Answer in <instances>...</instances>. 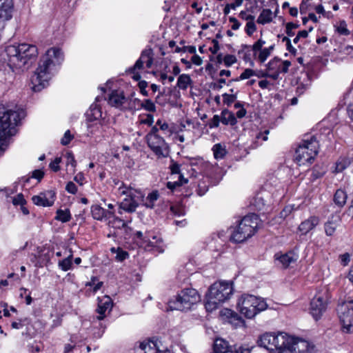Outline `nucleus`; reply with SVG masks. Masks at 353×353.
<instances>
[{
	"label": "nucleus",
	"mask_w": 353,
	"mask_h": 353,
	"mask_svg": "<svg viewBox=\"0 0 353 353\" xmlns=\"http://www.w3.org/2000/svg\"><path fill=\"white\" fill-rule=\"evenodd\" d=\"M64 60V54L61 49L52 47L48 49L39 63L34 74L31 77L32 89L34 92H40L48 85L56 66L60 65Z\"/></svg>",
	"instance_id": "1"
},
{
	"label": "nucleus",
	"mask_w": 353,
	"mask_h": 353,
	"mask_svg": "<svg viewBox=\"0 0 353 353\" xmlns=\"http://www.w3.org/2000/svg\"><path fill=\"white\" fill-rule=\"evenodd\" d=\"M0 56L13 72L23 71L34 62L38 56V49L36 46L26 43L9 45L5 47Z\"/></svg>",
	"instance_id": "2"
},
{
	"label": "nucleus",
	"mask_w": 353,
	"mask_h": 353,
	"mask_svg": "<svg viewBox=\"0 0 353 353\" xmlns=\"http://www.w3.org/2000/svg\"><path fill=\"white\" fill-rule=\"evenodd\" d=\"M232 283L219 281L213 283L206 294L205 307L207 311L212 312L219 305L230 299L233 294Z\"/></svg>",
	"instance_id": "3"
},
{
	"label": "nucleus",
	"mask_w": 353,
	"mask_h": 353,
	"mask_svg": "<svg viewBox=\"0 0 353 353\" xmlns=\"http://www.w3.org/2000/svg\"><path fill=\"white\" fill-rule=\"evenodd\" d=\"M259 217L256 214L245 216L231 234L230 240L235 243H243L252 237L259 227Z\"/></svg>",
	"instance_id": "4"
},
{
	"label": "nucleus",
	"mask_w": 353,
	"mask_h": 353,
	"mask_svg": "<svg viewBox=\"0 0 353 353\" xmlns=\"http://www.w3.org/2000/svg\"><path fill=\"white\" fill-rule=\"evenodd\" d=\"M236 308L241 315L252 319L256 314L268 308V304L261 297L252 294H243L239 299Z\"/></svg>",
	"instance_id": "5"
},
{
	"label": "nucleus",
	"mask_w": 353,
	"mask_h": 353,
	"mask_svg": "<svg viewBox=\"0 0 353 353\" xmlns=\"http://www.w3.org/2000/svg\"><path fill=\"white\" fill-rule=\"evenodd\" d=\"M319 142L315 136L302 140L295 151L294 161L299 165L310 164L319 152Z\"/></svg>",
	"instance_id": "6"
},
{
	"label": "nucleus",
	"mask_w": 353,
	"mask_h": 353,
	"mask_svg": "<svg viewBox=\"0 0 353 353\" xmlns=\"http://www.w3.org/2000/svg\"><path fill=\"white\" fill-rule=\"evenodd\" d=\"M200 300V295L195 289L185 288L178 293L175 299L168 302V307L170 310H188Z\"/></svg>",
	"instance_id": "7"
},
{
	"label": "nucleus",
	"mask_w": 353,
	"mask_h": 353,
	"mask_svg": "<svg viewBox=\"0 0 353 353\" xmlns=\"http://www.w3.org/2000/svg\"><path fill=\"white\" fill-rule=\"evenodd\" d=\"M336 312L343 331L347 333L353 332V299L348 298L339 303Z\"/></svg>",
	"instance_id": "8"
},
{
	"label": "nucleus",
	"mask_w": 353,
	"mask_h": 353,
	"mask_svg": "<svg viewBox=\"0 0 353 353\" xmlns=\"http://www.w3.org/2000/svg\"><path fill=\"white\" fill-rule=\"evenodd\" d=\"M328 303L327 292H318L310 302V312L313 318L318 321L325 312Z\"/></svg>",
	"instance_id": "9"
},
{
	"label": "nucleus",
	"mask_w": 353,
	"mask_h": 353,
	"mask_svg": "<svg viewBox=\"0 0 353 353\" xmlns=\"http://www.w3.org/2000/svg\"><path fill=\"white\" fill-rule=\"evenodd\" d=\"M148 147L158 157H166L169 154V145L161 136H150L145 138Z\"/></svg>",
	"instance_id": "10"
},
{
	"label": "nucleus",
	"mask_w": 353,
	"mask_h": 353,
	"mask_svg": "<svg viewBox=\"0 0 353 353\" xmlns=\"http://www.w3.org/2000/svg\"><path fill=\"white\" fill-rule=\"evenodd\" d=\"M137 239L139 240L140 245L144 247L147 250H152L154 248L159 250V242L161 243V239H157V236L152 235L150 232L143 234L141 231H137L134 234Z\"/></svg>",
	"instance_id": "11"
},
{
	"label": "nucleus",
	"mask_w": 353,
	"mask_h": 353,
	"mask_svg": "<svg viewBox=\"0 0 353 353\" xmlns=\"http://www.w3.org/2000/svg\"><path fill=\"white\" fill-rule=\"evenodd\" d=\"M284 353H316L315 346L303 339H294L290 349Z\"/></svg>",
	"instance_id": "12"
},
{
	"label": "nucleus",
	"mask_w": 353,
	"mask_h": 353,
	"mask_svg": "<svg viewBox=\"0 0 353 353\" xmlns=\"http://www.w3.org/2000/svg\"><path fill=\"white\" fill-rule=\"evenodd\" d=\"M294 339L285 333L279 332L276 334L274 332V344L276 346L274 352L284 353L285 350L290 349Z\"/></svg>",
	"instance_id": "13"
},
{
	"label": "nucleus",
	"mask_w": 353,
	"mask_h": 353,
	"mask_svg": "<svg viewBox=\"0 0 353 353\" xmlns=\"http://www.w3.org/2000/svg\"><path fill=\"white\" fill-rule=\"evenodd\" d=\"M55 199L56 192L54 190L41 192L39 195H34L32 198L34 204L43 207L52 206Z\"/></svg>",
	"instance_id": "14"
},
{
	"label": "nucleus",
	"mask_w": 353,
	"mask_h": 353,
	"mask_svg": "<svg viewBox=\"0 0 353 353\" xmlns=\"http://www.w3.org/2000/svg\"><path fill=\"white\" fill-rule=\"evenodd\" d=\"M290 65L291 62L290 61H282L281 59L278 57H274L265 66L268 71H275L285 74L288 72Z\"/></svg>",
	"instance_id": "15"
},
{
	"label": "nucleus",
	"mask_w": 353,
	"mask_h": 353,
	"mask_svg": "<svg viewBox=\"0 0 353 353\" xmlns=\"http://www.w3.org/2000/svg\"><path fill=\"white\" fill-rule=\"evenodd\" d=\"M13 11L12 0H0V22L10 20L12 17Z\"/></svg>",
	"instance_id": "16"
},
{
	"label": "nucleus",
	"mask_w": 353,
	"mask_h": 353,
	"mask_svg": "<svg viewBox=\"0 0 353 353\" xmlns=\"http://www.w3.org/2000/svg\"><path fill=\"white\" fill-rule=\"evenodd\" d=\"M257 344L259 346L262 347L271 353L275 350L274 344V332H266L261 335L257 340Z\"/></svg>",
	"instance_id": "17"
},
{
	"label": "nucleus",
	"mask_w": 353,
	"mask_h": 353,
	"mask_svg": "<svg viewBox=\"0 0 353 353\" xmlns=\"http://www.w3.org/2000/svg\"><path fill=\"white\" fill-rule=\"evenodd\" d=\"M91 214L93 219L97 221L107 220L114 216V211L106 210L99 205L91 206Z\"/></svg>",
	"instance_id": "18"
},
{
	"label": "nucleus",
	"mask_w": 353,
	"mask_h": 353,
	"mask_svg": "<svg viewBox=\"0 0 353 353\" xmlns=\"http://www.w3.org/2000/svg\"><path fill=\"white\" fill-rule=\"evenodd\" d=\"M221 314L222 316H225L228 320L229 323L233 324L234 326L245 325V321L241 316L231 309H223L221 310Z\"/></svg>",
	"instance_id": "19"
},
{
	"label": "nucleus",
	"mask_w": 353,
	"mask_h": 353,
	"mask_svg": "<svg viewBox=\"0 0 353 353\" xmlns=\"http://www.w3.org/2000/svg\"><path fill=\"white\" fill-rule=\"evenodd\" d=\"M112 304V299L109 296H104L102 299H99L96 310L99 314V316L97 319L99 321L103 320L105 317V312L108 310H111Z\"/></svg>",
	"instance_id": "20"
},
{
	"label": "nucleus",
	"mask_w": 353,
	"mask_h": 353,
	"mask_svg": "<svg viewBox=\"0 0 353 353\" xmlns=\"http://www.w3.org/2000/svg\"><path fill=\"white\" fill-rule=\"evenodd\" d=\"M341 217L339 215H332L328 220L324 223V229L325 234L328 236H332L336 228L340 225Z\"/></svg>",
	"instance_id": "21"
},
{
	"label": "nucleus",
	"mask_w": 353,
	"mask_h": 353,
	"mask_svg": "<svg viewBox=\"0 0 353 353\" xmlns=\"http://www.w3.org/2000/svg\"><path fill=\"white\" fill-rule=\"evenodd\" d=\"M319 223V217L315 216H310L307 219L301 222L299 226V230L301 232V234L305 235L312 230Z\"/></svg>",
	"instance_id": "22"
},
{
	"label": "nucleus",
	"mask_w": 353,
	"mask_h": 353,
	"mask_svg": "<svg viewBox=\"0 0 353 353\" xmlns=\"http://www.w3.org/2000/svg\"><path fill=\"white\" fill-rule=\"evenodd\" d=\"M125 97L123 92H118L114 90L110 94L108 98V103L115 108H121L125 101Z\"/></svg>",
	"instance_id": "23"
},
{
	"label": "nucleus",
	"mask_w": 353,
	"mask_h": 353,
	"mask_svg": "<svg viewBox=\"0 0 353 353\" xmlns=\"http://www.w3.org/2000/svg\"><path fill=\"white\" fill-rule=\"evenodd\" d=\"M232 346L228 345V342L223 339H216L214 342L212 353L231 352Z\"/></svg>",
	"instance_id": "24"
},
{
	"label": "nucleus",
	"mask_w": 353,
	"mask_h": 353,
	"mask_svg": "<svg viewBox=\"0 0 353 353\" xmlns=\"http://www.w3.org/2000/svg\"><path fill=\"white\" fill-rule=\"evenodd\" d=\"M294 255L295 254L293 252H289L281 255L276 254L274 257L282 264L283 268H287L292 263H294L296 261Z\"/></svg>",
	"instance_id": "25"
},
{
	"label": "nucleus",
	"mask_w": 353,
	"mask_h": 353,
	"mask_svg": "<svg viewBox=\"0 0 353 353\" xmlns=\"http://www.w3.org/2000/svg\"><path fill=\"white\" fill-rule=\"evenodd\" d=\"M252 52H253L252 50L251 46H248L246 44H243L241 46V49L239 50L238 54L239 55L242 54V59L245 62L249 63L251 67L254 66V62L252 59Z\"/></svg>",
	"instance_id": "26"
},
{
	"label": "nucleus",
	"mask_w": 353,
	"mask_h": 353,
	"mask_svg": "<svg viewBox=\"0 0 353 353\" xmlns=\"http://www.w3.org/2000/svg\"><path fill=\"white\" fill-rule=\"evenodd\" d=\"M139 206V203L135 201H132V199H129L128 198H125L120 203H119V209L122 210L128 213H133L136 211L137 207Z\"/></svg>",
	"instance_id": "27"
},
{
	"label": "nucleus",
	"mask_w": 353,
	"mask_h": 353,
	"mask_svg": "<svg viewBox=\"0 0 353 353\" xmlns=\"http://www.w3.org/2000/svg\"><path fill=\"white\" fill-rule=\"evenodd\" d=\"M221 123L224 125H234L236 123V119L234 114L228 109H223L221 113Z\"/></svg>",
	"instance_id": "28"
},
{
	"label": "nucleus",
	"mask_w": 353,
	"mask_h": 353,
	"mask_svg": "<svg viewBox=\"0 0 353 353\" xmlns=\"http://www.w3.org/2000/svg\"><path fill=\"white\" fill-rule=\"evenodd\" d=\"M86 116L90 121L98 120L102 116L101 108L96 103L92 104L86 112Z\"/></svg>",
	"instance_id": "29"
},
{
	"label": "nucleus",
	"mask_w": 353,
	"mask_h": 353,
	"mask_svg": "<svg viewBox=\"0 0 353 353\" xmlns=\"http://www.w3.org/2000/svg\"><path fill=\"white\" fill-rule=\"evenodd\" d=\"M52 256L53 252L51 250H48L46 252H44V251H41L38 256L37 261L35 265L39 268H42L44 265H46L48 263L50 262Z\"/></svg>",
	"instance_id": "30"
},
{
	"label": "nucleus",
	"mask_w": 353,
	"mask_h": 353,
	"mask_svg": "<svg viewBox=\"0 0 353 353\" xmlns=\"http://www.w3.org/2000/svg\"><path fill=\"white\" fill-rule=\"evenodd\" d=\"M139 348L144 353H157L158 347H157V342L155 339L148 340L140 343Z\"/></svg>",
	"instance_id": "31"
},
{
	"label": "nucleus",
	"mask_w": 353,
	"mask_h": 353,
	"mask_svg": "<svg viewBox=\"0 0 353 353\" xmlns=\"http://www.w3.org/2000/svg\"><path fill=\"white\" fill-rule=\"evenodd\" d=\"M121 194L126 195L127 198L137 202L144 201V195L139 190H122Z\"/></svg>",
	"instance_id": "32"
},
{
	"label": "nucleus",
	"mask_w": 353,
	"mask_h": 353,
	"mask_svg": "<svg viewBox=\"0 0 353 353\" xmlns=\"http://www.w3.org/2000/svg\"><path fill=\"white\" fill-rule=\"evenodd\" d=\"M347 198L346 192L341 189H339L336 191L333 200L336 205L341 208L345 204Z\"/></svg>",
	"instance_id": "33"
},
{
	"label": "nucleus",
	"mask_w": 353,
	"mask_h": 353,
	"mask_svg": "<svg viewBox=\"0 0 353 353\" xmlns=\"http://www.w3.org/2000/svg\"><path fill=\"white\" fill-rule=\"evenodd\" d=\"M192 83V81L189 74H182L178 77L176 85L179 89L185 90Z\"/></svg>",
	"instance_id": "34"
},
{
	"label": "nucleus",
	"mask_w": 353,
	"mask_h": 353,
	"mask_svg": "<svg viewBox=\"0 0 353 353\" xmlns=\"http://www.w3.org/2000/svg\"><path fill=\"white\" fill-rule=\"evenodd\" d=\"M71 214L69 209L61 210L58 209L56 212L55 219L62 223H67L71 219Z\"/></svg>",
	"instance_id": "35"
},
{
	"label": "nucleus",
	"mask_w": 353,
	"mask_h": 353,
	"mask_svg": "<svg viewBox=\"0 0 353 353\" xmlns=\"http://www.w3.org/2000/svg\"><path fill=\"white\" fill-rule=\"evenodd\" d=\"M159 197V194L157 190H154L150 192L145 199L143 205L148 208L152 209L154 206V202L157 201Z\"/></svg>",
	"instance_id": "36"
},
{
	"label": "nucleus",
	"mask_w": 353,
	"mask_h": 353,
	"mask_svg": "<svg viewBox=\"0 0 353 353\" xmlns=\"http://www.w3.org/2000/svg\"><path fill=\"white\" fill-rule=\"evenodd\" d=\"M147 52L142 51L139 59L136 61L135 64L128 69L127 72L128 73H134V71L137 70H141L143 68L144 62L143 61V57H148Z\"/></svg>",
	"instance_id": "37"
},
{
	"label": "nucleus",
	"mask_w": 353,
	"mask_h": 353,
	"mask_svg": "<svg viewBox=\"0 0 353 353\" xmlns=\"http://www.w3.org/2000/svg\"><path fill=\"white\" fill-rule=\"evenodd\" d=\"M70 254L68 256H67L64 259L59 261V263H58L59 267L63 271H68L70 269H71V268H72V259L73 258V254H72L71 250H70Z\"/></svg>",
	"instance_id": "38"
},
{
	"label": "nucleus",
	"mask_w": 353,
	"mask_h": 353,
	"mask_svg": "<svg viewBox=\"0 0 353 353\" xmlns=\"http://www.w3.org/2000/svg\"><path fill=\"white\" fill-rule=\"evenodd\" d=\"M212 150L216 159H223L227 154V151L220 143L215 144Z\"/></svg>",
	"instance_id": "39"
},
{
	"label": "nucleus",
	"mask_w": 353,
	"mask_h": 353,
	"mask_svg": "<svg viewBox=\"0 0 353 353\" xmlns=\"http://www.w3.org/2000/svg\"><path fill=\"white\" fill-rule=\"evenodd\" d=\"M135 101L141 103V108L151 112H156L155 104L151 99H148L141 101L139 99H136Z\"/></svg>",
	"instance_id": "40"
},
{
	"label": "nucleus",
	"mask_w": 353,
	"mask_h": 353,
	"mask_svg": "<svg viewBox=\"0 0 353 353\" xmlns=\"http://www.w3.org/2000/svg\"><path fill=\"white\" fill-rule=\"evenodd\" d=\"M112 252H115L116 254V260L120 262L123 261L125 259L129 257V254L127 251L123 250L121 248H118L115 249L114 248H112L111 249Z\"/></svg>",
	"instance_id": "41"
},
{
	"label": "nucleus",
	"mask_w": 353,
	"mask_h": 353,
	"mask_svg": "<svg viewBox=\"0 0 353 353\" xmlns=\"http://www.w3.org/2000/svg\"><path fill=\"white\" fill-rule=\"evenodd\" d=\"M272 12L270 9H264L256 22H272Z\"/></svg>",
	"instance_id": "42"
},
{
	"label": "nucleus",
	"mask_w": 353,
	"mask_h": 353,
	"mask_svg": "<svg viewBox=\"0 0 353 353\" xmlns=\"http://www.w3.org/2000/svg\"><path fill=\"white\" fill-rule=\"evenodd\" d=\"M254 75H255L254 70H253L252 69H250V68H247L241 74V75L239 77L230 80L228 85H230V83L232 81H239L241 80L247 79H249L250 77L254 76Z\"/></svg>",
	"instance_id": "43"
},
{
	"label": "nucleus",
	"mask_w": 353,
	"mask_h": 353,
	"mask_svg": "<svg viewBox=\"0 0 353 353\" xmlns=\"http://www.w3.org/2000/svg\"><path fill=\"white\" fill-rule=\"evenodd\" d=\"M251 348L248 347L247 345H233L232 350H231V353H250Z\"/></svg>",
	"instance_id": "44"
},
{
	"label": "nucleus",
	"mask_w": 353,
	"mask_h": 353,
	"mask_svg": "<svg viewBox=\"0 0 353 353\" xmlns=\"http://www.w3.org/2000/svg\"><path fill=\"white\" fill-rule=\"evenodd\" d=\"M223 103L227 105L228 106H230L236 99L237 95L236 94H227L224 93L223 95Z\"/></svg>",
	"instance_id": "45"
},
{
	"label": "nucleus",
	"mask_w": 353,
	"mask_h": 353,
	"mask_svg": "<svg viewBox=\"0 0 353 353\" xmlns=\"http://www.w3.org/2000/svg\"><path fill=\"white\" fill-rule=\"evenodd\" d=\"M258 52H259L258 56H256L254 58L261 63H264L268 57L271 54L265 48L259 50Z\"/></svg>",
	"instance_id": "46"
},
{
	"label": "nucleus",
	"mask_w": 353,
	"mask_h": 353,
	"mask_svg": "<svg viewBox=\"0 0 353 353\" xmlns=\"http://www.w3.org/2000/svg\"><path fill=\"white\" fill-rule=\"evenodd\" d=\"M187 51L190 54H195L196 47L194 46H183V48L176 46L174 50V52H185Z\"/></svg>",
	"instance_id": "47"
},
{
	"label": "nucleus",
	"mask_w": 353,
	"mask_h": 353,
	"mask_svg": "<svg viewBox=\"0 0 353 353\" xmlns=\"http://www.w3.org/2000/svg\"><path fill=\"white\" fill-rule=\"evenodd\" d=\"M237 59L234 55L226 54L223 57V62L226 67H230L232 64L235 63Z\"/></svg>",
	"instance_id": "48"
},
{
	"label": "nucleus",
	"mask_w": 353,
	"mask_h": 353,
	"mask_svg": "<svg viewBox=\"0 0 353 353\" xmlns=\"http://www.w3.org/2000/svg\"><path fill=\"white\" fill-rule=\"evenodd\" d=\"M265 41L262 39H259L257 41H256L251 47L252 50L253 51V56L254 57H256V53L259 50L262 49L263 46L265 44Z\"/></svg>",
	"instance_id": "49"
},
{
	"label": "nucleus",
	"mask_w": 353,
	"mask_h": 353,
	"mask_svg": "<svg viewBox=\"0 0 353 353\" xmlns=\"http://www.w3.org/2000/svg\"><path fill=\"white\" fill-rule=\"evenodd\" d=\"M12 203L14 205H24L26 203V201L24 199L23 194H18L12 199Z\"/></svg>",
	"instance_id": "50"
},
{
	"label": "nucleus",
	"mask_w": 353,
	"mask_h": 353,
	"mask_svg": "<svg viewBox=\"0 0 353 353\" xmlns=\"http://www.w3.org/2000/svg\"><path fill=\"white\" fill-rule=\"evenodd\" d=\"M220 122H221V116L215 114L214 115L213 118L209 121L208 126L210 128H217L219 127Z\"/></svg>",
	"instance_id": "51"
},
{
	"label": "nucleus",
	"mask_w": 353,
	"mask_h": 353,
	"mask_svg": "<svg viewBox=\"0 0 353 353\" xmlns=\"http://www.w3.org/2000/svg\"><path fill=\"white\" fill-rule=\"evenodd\" d=\"M336 30L341 35H349L350 30L346 28L345 23H339V26H335Z\"/></svg>",
	"instance_id": "52"
},
{
	"label": "nucleus",
	"mask_w": 353,
	"mask_h": 353,
	"mask_svg": "<svg viewBox=\"0 0 353 353\" xmlns=\"http://www.w3.org/2000/svg\"><path fill=\"white\" fill-rule=\"evenodd\" d=\"M286 30L285 32L289 36L294 35V30L299 28V25L297 23H286Z\"/></svg>",
	"instance_id": "53"
},
{
	"label": "nucleus",
	"mask_w": 353,
	"mask_h": 353,
	"mask_svg": "<svg viewBox=\"0 0 353 353\" xmlns=\"http://www.w3.org/2000/svg\"><path fill=\"white\" fill-rule=\"evenodd\" d=\"M148 85V82L145 80L139 81V82L138 83V86L139 88L140 89V92L145 97L148 96V92L146 90Z\"/></svg>",
	"instance_id": "54"
},
{
	"label": "nucleus",
	"mask_w": 353,
	"mask_h": 353,
	"mask_svg": "<svg viewBox=\"0 0 353 353\" xmlns=\"http://www.w3.org/2000/svg\"><path fill=\"white\" fill-rule=\"evenodd\" d=\"M72 139L73 136L70 134V130H67L61 140V143L63 145H67L70 143Z\"/></svg>",
	"instance_id": "55"
},
{
	"label": "nucleus",
	"mask_w": 353,
	"mask_h": 353,
	"mask_svg": "<svg viewBox=\"0 0 353 353\" xmlns=\"http://www.w3.org/2000/svg\"><path fill=\"white\" fill-rule=\"evenodd\" d=\"M239 17L242 20H245L248 22H254V17L248 13V11H241L239 13Z\"/></svg>",
	"instance_id": "56"
},
{
	"label": "nucleus",
	"mask_w": 353,
	"mask_h": 353,
	"mask_svg": "<svg viewBox=\"0 0 353 353\" xmlns=\"http://www.w3.org/2000/svg\"><path fill=\"white\" fill-rule=\"evenodd\" d=\"M65 157L67 159V165L70 164L73 168H75L77 166V161L72 152H68L65 154Z\"/></svg>",
	"instance_id": "57"
},
{
	"label": "nucleus",
	"mask_w": 353,
	"mask_h": 353,
	"mask_svg": "<svg viewBox=\"0 0 353 353\" xmlns=\"http://www.w3.org/2000/svg\"><path fill=\"white\" fill-rule=\"evenodd\" d=\"M170 211L176 216H183L185 214L184 210L181 206L172 205L170 207Z\"/></svg>",
	"instance_id": "58"
},
{
	"label": "nucleus",
	"mask_w": 353,
	"mask_h": 353,
	"mask_svg": "<svg viewBox=\"0 0 353 353\" xmlns=\"http://www.w3.org/2000/svg\"><path fill=\"white\" fill-rule=\"evenodd\" d=\"M61 157H56L54 161L50 163L49 166L50 169L54 172H58L59 170H60V166L59 165V164L61 163Z\"/></svg>",
	"instance_id": "59"
},
{
	"label": "nucleus",
	"mask_w": 353,
	"mask_h": 353,
	"mask_svg": "<svg viewBox=\"0 0 353 353\" xmlns=\"http://www.w3.org/2000/svg\"><path fill=\"white\" fill-rule=\"evenodd\" d=\"M113 218V223L116 225V227L120 228H125L127 227V223L125 222L122 219L115 216L114 215Z\"/></svg>",
	"instance_id": "60"
},
{
	"label": "nucleus",
	"mask_w": 353,
	"mask_h": 353,
	"mask_svg": "<svg viewBox=\"0 0 353 353\" xmlns=\"http://www.w3.org/2000/svg\"><path fill=\"white\" fill-rule=\"evenodd\" d=\"M65 190L70 194H75L77 192V187L73 182L69 181L65 186Z\"/></svg>",
	"instance_id": "61"
},
{
	"label": "nucleus",
	"mask_w": 353,
	"mask_h": 353,
	"mask_svg": "<svg viewBox=\"0 0 353 353\" xmlns=\"http://www.w3.org/2000/svg\"><path fill=\"white\" fill-rule=\"evenodd\" d=\"M339 259L341 260V263L343 266H346L350 261V255L349 253L345 252L339 256Z\"/></svg>",
	"instance_id": "62"
},
{
	"label": "nucleus",
	"mask_w": 353,
	"mask_h": 353,
	"mask_svg": "<svg viewBox=\"0 0 353 353\" xmlns=\"http://www.w3.org/2000/svg\"><path fill=\"white\" fill-rule=\"evenodd\" d=\"M172 163L170 165V172L172 174H180L181 170H180V165L177 163L176 162H174L173 160H172Z\"/></svg>",
	"instance_id": "63"
},
{
	"label": "nucleus",
	"mask_w": 353,
	"mask_h": 353,
	"mask_svg": "<svg viewBox=\"0 0 353 353\" xmlns=\"http://www.w3.org/2000/svg\"><path fill=\"white\" fill-rule=\"evenodd\" d=\"M256 30V23H246L245 31L248 36H252Z\"/></svg>",
	"instance_id": "64"
}]
</instances>
